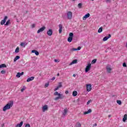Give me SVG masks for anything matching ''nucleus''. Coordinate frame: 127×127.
<instances>
[{"label":"nucleus","instance_id":"50","mask_svg":"<svg viewBox=\"0 0 127 127\" xmlns=\"http://www.w3.org/2000/svg\"><path fill=\"white\" fill-rule=\"evenodd\" d=\"M111 117H112V115H108V118H111Z\"/></svg>","mask_w":127,"mask_h":127},{"label":"nucleus","instance_id":"48","mask_svg":"<svg viewBox=\"0 0 127 127\" xmlns=\"http://www.w3.org/2000/svg\"><path fill=\"white\" fill-rule=\"evenodd\" d=\"M94 127H97V124H95L94 125H93Z\"/></svg>","mask_w":127,"mask_h":127},{"label":"nucleus","instance_id":"43","mask_svg":"<svg viewBox=\"0 0 127 127\" xmlns=\"http://www.w3.org/2000/svg\"><path fill=\"white\" fill-rule=\"evenodd\" d=\"M32 28H34V27H35V24H33L32 25Z\"/></svg>","mask_w":127,"mask_h":127},{"label":"nucleus","instance_id":"18","mask_svg":"<svg viewBox=\"0 0 127 127\" xmlns=\"http://www.w3.org/2000/svg\"><path fill=\"white\" fill-rule=\"evenodd\" d=\"M33 80H34V76H31L30 77H29L27 79V82H30V81H33Z\"/></svg>","mask_w":127,"mask_h":127},{"label":"nucleus","instance_id":"42","mask_svg":"<svg viewBox=\"0 0 127 127\" xmlns=\"http://www.w3.org/2000/svg\"><path fill=\"white\" fill-rule=\"evenodd\" d=\"M58 89H59V88L58 86H57L56 88L54 89V91H57V90H58Z\"/></svg>","mask_w":127,"mask_h":127},{"label":"nucleus","instance_id":"31","mask_svg":"<svg viewBox=\"0 0 127 127\" xmlns=\"http://www.w3.org/2000/svg\"><path fill=\"white\" fill-rule=\"evenodd\" d=\"M75 127H81V124H80L79 122H77L75 125Z\"/></svg>","mask_w":127,"mask_h":127},{"label":"nucleus","instance_id":"16","mask_svg":"<svg viewBox=\"0 0 127 127\" xmlns=\"http://www.w3.org/2000/svg\"><path fill=\"white\" fill-rule=\"evenodd\" d=\"M59 33H62V28H63L62 24H59Z\"/></svg>","mask_w":127,"mask_h":127},{"label":"nucleus","instance_id":"40","mask_svg":"<svg viewBox=\"0 0 127 127\" xmlns=\"http://www.w3.org/2000/svg\"><path fill=\"white\" fill-rule=\"evenodd\" d=\"M91 102H92V100H88L87 103V105H89L90 103H91Z\"/></svg>","mask_w":127,"mask_h":127},{"label":"nucleus","instance_id":"19","mask_svg":"<svg viewBox=\"0 0 127 127\" xmlns=\"http://www.w3.org/2000/svg\"><path fill=\"white\" fill-rule=\"evenodd\" d=\"M92 113V109H89L87 111L84 112L83 113L84 115H88V114H90Z\"/></svg>","mask_w":127,"mask_h":127},{"label":"nucleus","instance_id":"9","mask_svg":"<svg viewBox=\"0 0 127 127\" xmlns=\"http://www.w3.org/2000/svg\"><path fill=\"white\" fill-rule=\"evenodd\" d=\"M111 37H112V36L111 35V34H109L108 36H106L104 38H103V41H107V40H108L109 38H111Z\"/></svg>","mask_w":127,"mask_h":127},{"label":"nucleus","instance_id":"53","mask_svg":"<svg viewBox=\"0 0 127 127\" xmlns=\"http://www.w3.org/2000/svg\"><path fill=\"white\" fill-rule=\"evenodd\" d=\"M40 76H41V74H40Z\"/></svg>","mask_w":127,"mask_h":127},{"label":"nucleus","instance_id":"23","mask_svg":"<svg viewBox=\"0 0 127 127\" xmlns=\"http://www.w3.org/2000/svg\"><path fill=\"white\" fill-rule=\"evenodd\" d=\"M127 114H125L123 119V122L125 123V122H126V121H127Z\"/></svg>","mask_w":127,"mask_h":127},{"label":"nucleus","instance_id":"24","mask_svg":"<svg viewBox=\"0 0 127 127\" xmlns=\"http://www.w3.org/2000/svg\"><path fill=\"white\" fill-rule=\"evenodd\" d=\"M19 58H20V57H19V56H16L14 59V62H16V61H17V60H18Z\"/></svg>","mask_w":127,"mask_h":127},{"label":"nucleus","instance_id":"1","mask_svg":"<svg viewBox=\"0 0 127 127\" xmlns=\"http://www.w3.org/2000/svg\"><path fill=\"white\" fill-rule=\"evenodd\" d=\"M54 96H58V97H57L54 99L55 101H58V100L59 99L63 100V99H64V98H65V96L63 95V94H61L58 93L57 91H56L54 93Z\"/></svg>","mask_w":127,"mask_h":127},{"label":"nucleus","instance_id":"5","mask_svg":"<svg viewBox=\"0 0 127 127\" xmlns=\"http://www.w3.org/2000/svg\"><path fill=\"white\" fill-rule=\"evenodd\" d=\"M91 64L90 63L87 64V65L86 66V67L85 68V72L86 73L88 72V71H90V69H91Z\"/></svg>","mask_w":127,"mask_h":127},{"label":"nucleus","instance_id":"45","mask_svg":"<svg viewBox=\"0 0 127 127\" xmlns=\"http://www.w3.org/2000/svg\"><path fill=\"white\" fill-rule=\"evenodd\" d=\"M65 93L66 94H68V93H69V91H68L67 90H66V91H65Z\"/></svg>","mask_w":127,"mask_h":127},{"label":"nucleus","instance_id":"55","mask_svg":"<svg viewBox=\"0 0 127 127\" xmlns=\"http://www.w3.org/2000/svg\"><path fill=\"white\" fill-rule=\"evenodd\" d=\"M92 0V1H93V0Z\"/></svg>","mask_w":127,"mask_h":127},{"label":"nucleus","instance_id":"20","mask_svg":"<svg viewBox=\"0 0 127 127\" xmlns=\"http://www.w3.org/2000/svg\"><path fill=\"white\" fill-rule=\"evenodd\" d=\"M77 62H78V60H74L72 61V62L69 64V65H73V64H77Z\"/></svg>","mask_w":127,"mask_h":127},{"label":"nucleus","instance_id":"2","mask_svg":"<svg viewBox=\"0 0 127 127\" xmlns=\"http://www.w3.org/2000/svg\"><path fill=\"white\" fill-rule=\"evenodd\" d=\"M12 106H13V101H10L3 108V111L5 112L6 110H9Z\"/></svg>","mask_w":127,"mask_h":127},{"label":"nucleus","instance_id":"3","mask_svg":"<svg viewBox=\"0 0 127 127\" xmlns=\"http://www.w3.org/2000/svg\"><path fill=\"white\" fill-rule=\"evenodd\" d=\"M73 36H74V34L73 33H70L69 34V37L67 38V41L68 42H72V40H73Z\"/></svg>","mask_w":127,"mask_h":127},{"label":"nucleus","instance_id":"37","mask_svg":"<svg viewBox=\"0 0 127 127\" xmlns=\"http://www.w3.org/2000/svg\"><path fill=\"white\" fill-rule=\"evenodd\" d=\"M123 67H127V64L126 63H123Z\"/></svg>","mask_w":127,"mask_h":127},{"label":"nucleus","instance_id":"29","mask_svg":"<svg viewBox=\"0 0 127 127\" xmlns=\"http://www.w3.org/2000/svg\"><path fill=\"white\" fill-rule=\"evenodd\" d=\"M103 31V27H100L98 30V33H101Z\"/></svg>","mask_w":127,"mask_h":127},{"label":"nucleus","instance_id":"36","mask_svg":"<svg viewBox=\"0 0 127 127\" xmlns=\"http://www.w3.org/2000/svg\"><path fill=\"white\" fill-rule=\"evenodd\" d=\"M25 90V87H23V88L21 89V92H23Z\"/></svg>","mask_w":127,"mask_h":127},{"label":"nucleus","instance_id":"10","mask_svg":"<svg viewBox=\"0 0 127 127\" xmlns=\"http://www.w3.org/2000/svg\"><path fill=\"white\" fill-rule=\"evenodd\" d=\"M47 34L48 35H49V36H51V35H52L53 33V31H52V29H50L48 32H47Z\"/></svg>","mask_w":127,"mask_h":127},{"label":"nucleus","instance_id":"52","mask_svg":"<svg viewBox=\"0 0 127 127\" xmlns=\"http://www.w3.org/2000/svg\"><path fill=\"white\" fill-rule=\"evenodd\" d=\"M60 75V74H59V73H58L57 75L59 76Z\"/></svg>","mask_w":127,"mask_h":127},{"label":"nucleus","instance_id":"26","mask_svg":"<svg viewBox=\"0 0 127 127\" xmlns=\"http://www.w3.org/2000/svg\"><path fill=\"white\" fill-rule=\"evenodd\" d=\"M1 68H6V64H0V69Z\"/></svg>","mask_w":127,"mask_h":127},{"label":"nucleus","instance_id":"34","mask_svg":"<svg viewBox=\"0 0 127 127\" xmlns=\"http://www.w3.org/2000/svg\"><path fill=\"white\" fill-rule=\"evenodd\" d=\"M78 8H81V7H82V3H79L78 4Z\"/></svg>","mask_w":127,"mask_h":127},{"label":"nucleus","instance_id":"47","mask_svg":"<svg viewBox=\"0 0 127 127\" xmlns=\"http://www.w3.org/2000/svg\"><path fill=\"white\" fill-rule=\"evenodd\" d=\"M52 80L53 81L55 80V77H53V78H52Z\"/></svg>","mask_w":127,"mask_h":127},{"label":"nucleus","instance_id":"17","mask_svg":"<svg viewBox=\"0 0 127 127\" xmlns=\"http://www.w3.org/2000/svg\"><path fill=\"white\" fill-rule=\"evenodd\" d=\"M27 45V43L26 42H22L20 44V46H22V47H24V48Z\"/></svg>","mask_w":127,"mask_h":127},{"label":"nucleus","instance_id":"54","mask_svg":"<svg viewBox=\"0 0 127 127\" xmlns=\"http://www.w3.org/2000/svg\"><path fill=\"white\" fill-rule=\"evenodd\" d=\"M72 0L74 1L75 0Z\"/></svg>","mask_w":127,"mask_h":127},{"label":"nucleus","instance_id":"30","mask_svg":"<svg viewBox=\"0 0 127 127\" xmlns=\"http://www.w3.org/2000/svg\"><path fill=\"white\" fill-rule=\"evenodd\" d=\"M18 52H19V47H17L15 50V53H18Z\"/></svg>","mask_w":127,"mask_h":127},{"label":"nucleus","instance_id":"8","mask_svg":"<svg viewBox=\"0 0 127 127\" xmlns=\"http://www.w3.org/2000/svg\"><path fill=\"white\" fill-rule=\"evenodd\" d=\"M44 30H45V26H43L37 31V33H40V32H42Z\"/></svg>","mask_w":127,"mask_h":127},{"label":"nucleus","instance_id":"38","mask_svg":"<svg viewBox=\"0 0 127 127\" xmlns=\"http://www.w3.org/2000/svg\"><path fill=\"white\" fill-rule=\"evenodd\" d=\"M5 70H1V74H5Z\"/></svg>","mask_w":127,"mask_h":127},{"label":"nucleus","instance_id":"44","mask_svg":"<svg viewBox=\"0 0 127 127\" xmlns=\"http://www.w3.org/2000/svg\"><path fill=\"white\" fill-rule=\"evenodd\" d=\"M106 2H107V3L108 2H111V0H106Z\"/></svg>","mask_w":127,"mask_h":127},{"label":"nucleus","instance_id":"39","mask_svg":"<svg viewBox=\"0 0 127 127\" xmlns=\"http://www.w3.org/2000/svg\"><path fill=\"white\" fill-rule=\"evenodd\" d=\"M25 127H30V125L29 124H27L25 125Z\"/></svg>","mask_w":127,"mask_h":127},{"label":"nucleus","instance_id":"11","mask_svg":"<svg viewBox=\"0 0 127 127\" xmlns=\"http://www.w3.org/2000/svg\"><path fill=\"white\" fill-rule=\"evenodd\" d=\"M48 106L45 105L42 107V111L44 113V112H46V111H48Z\"/></svg>","mask_w":127,"mask_h":127},{"label":"nucleus","instance_id":"14","mask_svg":"<svg viewBox=\"0 0 127 127\" xmlns=\"http://www.w3.org/2000/svg\"><path fill=\"white\" fill-rule=\"evenodd\" d=\"M32 53H35V55L38 56L39 55V52L35 50H32Z\"/></svg>","mask_w":127,"mask_h":127},{"label":"nucleus","instance_id":"7","mask_svg":"<svg viewBox=\"0 0 127 127\" xmlns=\"http://www.w3.org/2000/svg\"><path fill=\"white\" fill-rule=\"evenodd\" d=\"M67 15L68 19H72V12L68 11L67 13Z\"/></svg>","mask_w":127,"mask_h":127},{"label":"nucleus","instance_id":"32","mask_svg":"<svg viewBox=\"0 0 127 127\" xmlns=\"http://www.w3.org/2000/svg\"><path fill=\"white\" fill-rule=\"evenodd\" d=\"M96 62H97V59H94L92 61L91 64H95V63H96Z\"/></svg>","mask_w":127,"mask_h":127},{"label":"nucleus","instance_id":"6","mask_svg":"<svg viewBox=\"0 0 127 127\" xmlns=\"http://www.w3.org/2000/svg\"><path fill=\"white\" fill-rule=\"evenodd\" d=\"M7 19V17L5 16L4 18V19L2 20L0 22L1 25H3V24H4V23H5V22H6Z\"/></svg>","mask_w":127,"mask_h":127},{"label":"nucleus","instance_id":"4","mask_svg":"<svg viewBox=\"0 0 127 127\" xmlns=\"http://www.w3.org/2000/svg\"><path fill=\"white\" fill-rule=\"evenodd\" d=\"M92 90V85L91 84H86V90L87 92H90Z\"/></svg>","mask_w":127,"mask_h":127},{"label":"nucleus","instance_id":"28","mask_svg":"<svg viewBox=\"0 0 127 127\" xmlns=\"http://www.w3.org/2000/svg\"><path fill=\"white\" fill-rule=\"evenodd\" d=\"M9 24H10V20H8L6 23L5 24V25H6V26H7V25H8Z\"/></svg>","mask_w":127,"mask_h":127},{"label":"nucleus","instance_id":"15","mask_svg":"<svg viewBox=\"0 0 127 127\" xmlns=\"http://www.w3.org/2000/svg\"><path fill=\"white\" fill-rule=\"evenodd\" d=\"M77 50H81V47H78L77 48H72L70 49V51H77Z\"/></svg>","mask_w":127,"mask_h":127},{"label":"nucleus","instance_id":"25","mask_svg":"<svg viewBox=\"0 0 127 127\" xmlns=\"http://www.w3.org/2000/svg\"><path fill=\"white\" fill-rule=\"evenodd\" d=\"M67 113H68V110H67V109H64V112L63 113V116H66Z\"/></svg>","mask_w":127,"mask_h":127},{"label":"nucleus","instance_id":"46","mask_svg":"<svg viewBox=\"0 0 127 127\" xmlns=\"http://www.w3.org/2000/svg\"><path fill=\"white\" fill-rule=\"evenodd\" d=\"M55 62L57 63V62H59V61H58V60H55Z\"/></svg>","mask_w":127,"mask_h":127},{"label":"nucleus","instance_id":"21","mask_svg":"<svg viewBox=\"0 0 127 127\" xmlns=\"http://www.w3.org/2000/svg\"><path fill=\"white\" fill-rule=\"evenodd\" d=\"M22 125H23V122L21 121L20 124H17L16 125V127H22Z\"/></svg>","mask_w":127,"mask_h":127},{"label":"nucleus","instance_id":"51","mask_svg":"<svg viewBox=\"0 0 127 127\" xmlns=\"http://www.w3.org/2000/svg\"><path fill=\"white\" fill-rule=\"evenodd\" d=\"M73 77H76V74H73Z\"/></svg>","mask_w":127,"mask_h":127},{"label":"nucleus","instance_id":"22","mask_svg":"<svg viewBox=\"0 0 127 127\" xmlns=\"http://www.w3.org/2000/svg\"><path fill=\"white\" fill-rule=\"evenodd\" d=\"M106 69L108 73H111V71H112V68L110 67L109 66H107Z\"/></svg>","mask_w":127,"mask_h":127},{"label":"nucleus","instance_id":"13","mask_svg":"<svg viewBox=\"0 0 127 127\" xmlns=\"http://www.w3.org/2000/svg\"><path fill=\"white\" fill-rule=\"evenodd\" d=\"M24 74V72H18L16 75V77H17L18 78H20V76H22V75H23Z\"/></svg>","mask_w":127,"mask_h":127},{"label":"nucleus","instance_id":"27","mask_svg":"<svg viewBox=\"0 0 127 127\" xmlns=\"http://www.w3.org/2000/svg\"><path fill=\"white\" fill-rule=\"evenodd\" d=\"M77 95H78V92L77 91H74L72 92V96H73V97H76Z\"/></svg>","mask_w":127,"mask_h":127},{"label":"nucleus","instance_id":"49","mask_svg":"<svg viewBox=\"0 0 127 127\" xmlns=\"http://www.w3.org/2000/svg\"><path fill=\"white\" fill-rule=\"evenodd\" d=\"M1 127H4V124H2V125H1Z\"/></svg>","mask_w":127,"mask_h":127},{"label":"nucleus","instance_id":"35","mask_svg":"<svg viewBox=\"0 0 127 127\" xmlns=\"http://www.w3.org/2000/svg\"><path fill=\"white\" fill-rule=\"evenodd\" d=\"M59 88H61L62 87V82H59V86H58Z\"/></svg>","mask_w":127,"mask_h":127},{"label":"nucleus","instance_id":"33","mask_svg":"<svg viewBox=\"0 0 127 127\" xmlns=\"http://www.w3.org/2000/svg\"><path fill=\"white\" fill-rule=\"evenodd\" d=\"M117 103L118 105H122V101L121 100H117Z\"/></svg>","mask_w":127,"mask_h":127},{"label":"nucleus","instance_id":"12","mask_svg":"<svg viewBox=\"0 0 127 127\" xmlns=\"http://www.w3.org/2000/svg\"><path fill=\"white\" fill-rule=\"evenodd\" d=\"M88 17H90V13H88L83 17V20H86Z\"/></svg>","mask_w":127,"mask_h":127},{"label":"nucleus","instance_id":"41","mask_svg":"<svg viewBox=\"0 0 127 127\" xmlns=\"http://www.w3.org/2000/svg\"><path fill=\"white\" fill-rule=\"evenodd\" d=\"M48 86H49V83H46L45 85V87H48Z\"/></svg>","mask_w":127,"mask_h":127}]
</instances>
